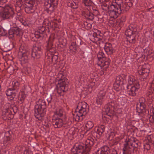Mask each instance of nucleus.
Returning <instances> with one entry per match:
<instances>
[{
  "instance_id": "obj_1",
  "label": "nucleus",
  "mask_w": 154,
  "mask_h": 154,
  "mask_svg": "<svg viewBox=\"0 0 154 154\" xmlns=\"http://www.w3.org/2000/svg\"><path fill=\"white\" fill-rule=\"evenodd\" d=\"M87 104L85 102H79L77 106L76 112H78L73 114L75 121H82L85 118L87 113Z\"/></svg>"
},
{
  "instance_id": "obj_2",
  "label": "nucleus",
  "mask_w": 154,
  "mask_h": 154,
  "mask_svg": "<svg viewBox=\"0 0 154 154\" xmlns=\"http://www.w3.org/2000/svg\"><path fill=\"white\" fill-rule=\"evenodd\" d=\"M93 139L91 138H88L85 141V147L83 144H79L74 147L72 149V154H86L85 151V147L89 149L93 144Z\"/></svg>"
},
{
  "instance_id": "obj_3",
  "label": "nucleus",
  "mask_w": 154,
  "mask_h": 154,
  "mask_svg": "<svg viewBox=\"0 0 154 154\" xmlns=\"http://www.w3.org/2000/svg\"><path fill=\"white\" fill-rule=\"evenodd\" d=\"M4 10L1 13V17L4 20H8L12 23L15 14L14 9L9 5L5 6Z\"/></svg>"
},
{
  "instance_id": "obj_4",
  "label": "nucleus",
  "mask_w": 154,
  "mask_h": 154,
  "mask_svg": "<svg viewBox=\"0 0 154 154\" xmlns=\"http://www.w3.org/2000/svg\"><path fill=\"white\" fill-rule=\"evenodd\" d=\"M116 3L114 5L115 8L111 9L108 11L110 17L114 19L117 18L122 12L121 7L122 4V0H118L116 1Z\"/></svg>"
},
{
  "instance_id": "obj_5",
  "label": "nucleus",
  "mask_w": 154,
  "mask_h": 154,
  "mask_svg": "<svg viewBox=\"0 0 154 154\" xmlns=\"http://www.w3.org/2000/svg\"><path fill=\"white\" fill-rule=\"evenodd\" d=\"M63 75L62 73H60L58 75V77L61 79L59 81V83L57 86V92L59 94L60 96L63 95L64 93L67 90L65 87L66 84V79H62L63 78Z\"/></svg>"
},
{
  "instance_id": "obj_6",
  "label": "nucleus",
  "mask_w": 154,
  "mask_h": 154,
  "mask_svg": "<svg viewBox=\"0 0 154 154\" xmlns=\"http://www.w3.org/2000/svg\"><path fill=\"white\" fill-rule=\"evenodd\" d=\"M37 0H28L25 4V11L27 14L33 13L36 9Z\"/></svg>"
},
{
  "instance_id": "obj_7",
  "label": "nucleus",
  "mask_w": 154,
  "mask_h": 154,
  "mask_svg": "<svg viewBox=\"0 0 154 154\" xmlns=\"http://www.w3.org/2000/svg\"><path fill=\"white\" fill-rule=\"evenodd\" d=\"M35 109L36 111H39L40 112L41 111H46L45 102L44 99L42 98L39 99L36 102Z\"/></svg>"
},
{
  "instance_id": "obj_8",
  "label": "nucleus",
  "mask_w": 154,
  "mask_h": 154,
  "mask_svg": "<svg viewBox=\"0 0 154 154\" xmlns=\"http://www.w3.org/2000/svg\"><path fill=\"white\" fill-rule=\"evenodd\" d=\"M42 54V48L40 46L36 45L32 49L31 56L34 58H39Z\"/></svg>"
},
{
  "instance_id": "obj_9",
  "label": "nucleus",
  "mask_w": 154,
  "mask_h": 154,
  "mask_svg": "<svg viewBox=\"0 0 154 154\" xmlns=\"http://www.w3.org/2000/svg\"><path fill=\"white\" fill-rule=\"evenodd\" d=\"M145 99L143 97L139 98V103L137 105V110L139 113H142L145 111L146 108L145 104Z\"/></svg>"
},
{
  "instance_id": "obj_10",
  "label": "nucleus",
  "mask_w": 154,
  "mask_h": 154,
  "mask_svg": "<svg viewBox=\"0 0 154 154\" xmlns=\"http://www.w3.org/2000/svg\"><path fill=\"white\" fill-rule=\"evenodd\" d=\"M114 5L112 4L110 0H104L101 6L104 10L109 11L110 9L115 8Z\"/></svg>"
},
{
  "instance_id": "obj_11",
  "label": "nucleus",
  "mask_w": 154,
  "mask_h": 154,
  "mask_svg": "<svg viewBox=\"0 0 154 154\" xmlns=\"http://www.w3.org/2000/svg\"><path fill=\"white\" fill-rule=\"evenodd\" d=\"M140 88V85L131 86H127V88L128 89V94L130 96H134L136 95V92Z\"/></svg>"
},
{
  "instance_id": "obj_12",
  "label": "nucleus",
  "mask_w": 154,
  "mask_h": 154,
  "mask_svg": "<svg viewBox=\"0 0 154 154\" xmlns=\"http://www.w3.org/2000/svg\"><path fill=\"white\" fill-rule=\"evenodd\" d=\"M137 32V29L135 26L131 25L128 27V28L125 31V34L127 37L131 38L132 35L136 34Z\"/></svg>"
},
{
  "instance_id": "obj_13",
  "label": "nucleus",
  "mask_w": 154,
  "mask_h": 154,
  "mask_svg": "<svg viewBox=\"0 0 154 154\" xmlns=\"http://www.w3.org/2000/svg\"><path fill=\"white\" fill-rule=\"evenodd\" d=\"M55 116H53L52 117V124L55 128H60L63 125V120Z\"/></svg>"
},
{
  "instance_id": "obj_14",
  "label": "nucleus",
  "mask_w": 154,
  "mask_h": 154,
  "mask_svg": "<svg viewBox=\"0 0 154 154\" xmlns=\"http://www.w3.org/2000/svg\"><path fill=\"white\" fill-rule=\"evenodd\" d=\"M110 60L108 58L104 60H100L97 61L98 65L100 66L101 68L104 70L106 69L109 66Z\"/></svg>"
},
{
  "instance_id": "obj_15",
  "label": "nucleus",
  "mask_w": 154,
  "mask_h": 154,
  "mask_svg": "<svg viewBox=\"0 0 154 154\" xmlns=\"http://www.w3.org/2000/svg\"><path fill=\"white\" fill-rule=\"evenodd\" d=\"M51 43L49 42H48L47 47V48L48 51H49L50 52L52 53L51 54L52 56L51 59L52 62L54 63L57 61L58 59V54L56 52H55L54 53H53V51H54V48H51Z\"/></svg>"
},
{
  "instance_id": "obj_16",
  "label": "nucleus",
  "mask_w": 154,
  "mask_h": 154,
  "mask_svg": "<svg viewBox=\"0 0 154 154\" xmlns=\"http://www.w3.org/2000/svg\"><path fill=\"white\" fill-rule=\"evenodd\" d=\"M117 106L118 104L116 101H113L110 102L107 106H106V111L107 112L115 111L116 110Z\"/></svg>"
},
{
  "instance_id": "obj_17",
  "label": "nucleus",
  "mask_w": 154,
  "mask_h": 154,
  "mask_svg": "<svg viewBox=\"0 0 154 154\" xmlns=\"http://www.w3.org/2000/svg\"><path fill=\"white\" fill-rule=\"evenodd\" d=\"M30 52H27L26 54L18 55L19 59L22 64L27 63L29 61V56Z\"/></svg>"
},
{
  "instance_id": "obj_18",
  "label": "nucleus",
  "mask_w": 154,
  "mask_h": 154,
  "mask_svg": "<svg viewBox=\"0 0 154 154\" xmlns=\"http://www.w3.org/2000/svg\"><path fill=\"white\" fill-rule=\"evenodd\" d=\"M104 48L105 52L108 55H110L112 54L115 51L112 44L109 43H106Z\"/></svg>"
},
{
  "instance_id": "obj_19",
  "label": "nucleus",
  "mask_w": 154,
  "mask_h": 154,
  "mask_svg": "<svg viewBox=\"0 0 154 154\" xmlns=\"http://www.w3.org/2000/svg\"><path fill=\"white\" fill-rule=\"evenodd\" d=\"M128 82L130 85H140L137 80L136 78L133 75H130L128 77Z\"/></svg>"
},
{
  "instance_id": "obj_20",
  "label": "nucleus",
  "mask_w": 154,
  "mask_h": 154,
  "mask_svg": "<svg viewBox=\"0 0 154 154\" xmlns=\"http://www.w3.org/2000/svg\"><path fill=\"white\" fill-rule=\"evenodd\" d=\"M82 15L85 17L87 19L92 20L94 18V15L90 13L88 9H85L82 11Z\"/></svg>"
},
{
  "instance_id": "obj_21",
  "label": "nucleus",
  "mask_w": 154,
  "mask_h": 154,
  "mask_svg": "<svg viewBox=\"0 0 154 154\" xmlns=\"http://www.w3.org/2000/svg\"><path fill=\"white\" fill-rule=\"evenodd\" d=\"M149 69L143 68L138 70V73L139 75H142L143 80H144L146 79V77L149 75Z\"/></svg>"
},
{
  "instance_id": "obj_22",
  "label": "nucleus",
  "mask_w": 154,
  "mask_h": 154,
  "mask_svg": "<svg viewBox=\"0 0 154 154\" xmlns=\"http://www.w3.org/2000/svg\"><path fill=\"white\" fill-rule=\"evenodd\" d=\"M14 21H12V23L13 24V27H14V29L13 34H15L16 35L20 36L22 34L21 29L16 26V24L15 19H14Z\"/></svg>"
},
{
  "instance_id": "obj_23",
  "label": "nucleus",
  "mask_w": 154,
  "mask_h": 154,
  "mask_svg": "<svg viewBox=\"0 0 154 154\" xmlns=\"http://www.w3.org/2000/svg\"><path fill=\"white\" fill-rule=\"evenodd\" d=\"M122 150L123 154H131L132 149L128 143H126L124 144Z\"/></svg>"
},
{
  "instance_id": "obj_24",
  "label": "nucleus",
  "mask_w": 154,
  "mask_h": 154,
  "mask_svg": "<svg viewBox=\"0 0 154 154\" xmlns=\"http://www.w3.org/2000/svg\"><path fill=\"white\" fill-rule=\"evenodd\" d=\"M48 3H44V5L46 8V11L47 13L51 14L55 10V7L56 6L51 5L50 4H48Z\"/></svg>"
},
{
  "instance_id": "obj_25",
  "label": "nucleus",
  "mask_w": 154,
  "mask_h": 154,
  "mask_svg": "<svg viewBox=\"0 0 154 154\" xmlns=\"http://www.w3.org/2000/svg\"><path fill=\"white\" fill-rule=\"evenodd\" d=\"M16 91L12 88H9L6 91V94L7 96H11V100H12L16 96Z\"/></svg>"
},
{
  "instance_id": "obj_26",
  "label": "nucleus",
  "mask_w": 154,
  "mask_h": 154,
  "mask_svg": "<svg viewBox=\"0 0 154 154\" xmlns=\"http://www.w3.org/2000/svg\"><path fill=\"white\" fill-rule=\"evenodd\" d=\"M35 116L36 119H38V120H41L42 119V118L44 116V114L45 113L46 111L42 112V111L40 112L35 110Z\"/></svg>"
},
{
  "instance_id": "obj_27",
  "label": "nucleus",
  "mask_w": 154,
  "mask_h": 154,
  "mask_svg": "<svg viewBox=\"0 0 154 154\" xmlns=\"http://www.w3.org/2000/svg\"><path fill=\"white\" fill-rule=\"evenodd\" d=\"M109 152V148L107 146H105L101 149L98 150L97 154H108Z\"/></svg>"
},
{
  "instance_id": "obj_28",
  "label": "nucleus",
  "mask_w": 154,
  "mask_h": 154,
  "mask_svg": "<svg viewBox=\"0 0 154 154\" xmlns=\"http://www.w3.org/2000/svg\"><path fill=\"white\" fill-rule=\"evenodd\" d=\"M63 110L60 108H57L54 112V116H55V117H57V116L59 117H61L63 115Z\"/></svg>"
},
{
  "instance_id": "obj_29",
  "label": "nucleus",
  "mask_w": 154,
  "mask_h": 154,
  "mask_svg": "<svg viewBox=\"0 0 154 154\" xmlns=\"http://www.w3.org/2000/svg\"><path fill=\"white\" fill-rule=\"evenodd\" d=\"M105 128L104 125H102L97 128L96 132L99 135H101L105 131Z\"/></svg>"
},
{
  "instance_id": "obj_30",
  "label": "nucleus",
  "mask_w": 154,
  "mask_h": 154,
  "mask_svg": "<svg viewBox=\"0 0 154 154\" xmlns=\"http://www.w3.org/2000/svg\"><path fill=\"white\" fill-rule=\"evenodd\" d=\"M30 52L26 48L23 46H21L19 49V51L18 55L22 54H26V53Z\"/></svg>"
},
{
  "instance_id": "obj_31",
  "label": "nucleus",
  "mask_w": 154,
  "mask_h": 154,
  "mask_svg": "<svg viewBox=\"0 0 154 154\" xmlns=\"http://www.w3.org/2000/svg\"><path fill=\"white\" fill-rule=\"evenodd\" d=\"M69 48L70 51L72 52H76L77 50V46L76 45V42L72 43L69 47Z\"/></svg>"
},
{
  "instance_id": "obj_32",
  "label": "nucleus",
  "mask_w": 154,
  "mask_h": 154,
  "mask_svg": "<svg viewBox=\"0 0 154 154\" xmlns=\"http://www.w3.org/2000/svg\"><path fill=\"white\" fill-rule=\"evenodd\" d=\"M58 2L57 0H47L44 3H48V4H50L51 5L57 6L58 4Z\"/></svg>"
},
{
  "instance_id": "obj_33",
  "label": "nucleus",
  "mask_w": 154,
  "mask_h": 154,
  "mask_svg": "<svg viewBox=\"0 0 154 154\" xmlns=\"http://www.w3.org/2000/svg\"><path fill=\"white\" fill-rule=\"evenodd\" d=\"M106 94V91L105 90L103 89L100 91L97 96L99 97H100L104 98Z\"/></svg>"
},
{
  "instance_id": "obj_34",
  "label": "nucleus",
  "mask_w": 154,
  "mask_h": 154,
  "mask_svg": "<svg viewBox=\"0 0 154 154\" xmlns=\"http://www.w3.org/2000/svg\"><path fill=\"white\" fill-rule=\"evenodd\" d=\"M97 57V60H104L107 58L105 57L104 53L102 51H100L98 53Z\"/></svg>"
},
{
  "instance_id": "obj_35",
  "label": "nucleus",
  "mask_w": 154,
  "mask_h": 154,
  "mask_svg": "<svg viewBox=\"0 0 154 154\" xmlns=\"http://www.w3.org/2000/svg\"><path fill=\"white\" fill-rule=\"evenodd\" d=\"M104 99L103 97H97V96L96 98V103L98 105H101Z\"/></svg>"
},
{
  "instance_id": "obj_36",
  "label": "nucleus",
  "mask_w": 154,
  "mask_h": 154,
  "mask_svg": "<svg viewBox=\"0 0 154 154\" xmlns=\"http://www.w3.org/2000/svg\"><path fill=\"white\" fill-rule=\"evenodd\" d=\"M85 126L88 130H90L93 127L94 124L92 122L88 121L86 124Z\"/></svg>"
},
{
  "instance_id": "obj_37",
  "label": "nucleus",
  "mask_w": 154,
  "mask_h": 154,
  "mask_svg": "<svg viewBox=\"0 0 154 154\" xmlns=\"http://www.w3.org/2000/svg\"><path fill=\"white\" fill-rule=\"evenodd\" d=\"M44 23L48 29L52 27V25H51V22L48 19L45 20Z\"/></svg>"
},
{
  "instance_id": "obj_38",
  "label": "nucleus",
  "mask_w": 154,
  "mask_h": 154,
  "mask_svg": "<svg viewBox=\"0 0 154 154\" xmlns=\"http://www.w3.org/2000/svg\"><path fill=\"white\" fill-rule=\"evenodd\" d=\"M8 31L0 26V35L2 36H5L6 35Z\"/></svg>"
},
{
  "instance_id": "obj_39",
  "label": "nucleus",
  "mask_w": 154,
  "mask_h": 154,
  "mask_svg": "<svg viewBox=\"0 0 154 154\" xmlns=\"http://www.w3.org/2000/svg\"><path fill=\"white\" fill-rule=\"evenodd\" d=\"M12 85L13 87L12 88L15 90L17 89V87L19 86V83L17 81H14L12 82Z\"/></svg>"
},
{
  "instance_id": "obj_40",
  "label": "nucleus",
  "mask_w": 154,
  "mask_h": 154,
  "mask_svg": "<svg viewBox=\"0 0 154 154\" xmlns=\"http://www.w3.org/2000/svg\"><path fill=\"white\" fill-rule=\"evenodd\" d=\"M83 2L85 5L90 6L91 5L92 2L91 0H83Z\"/></svg>"
},
{
  "instance_id": "obj_41",
  "label": "nucleus",
  "mask_w": 154,
  "mask_h": 154,
  "mask_svg": "<svg viewBox=\"0 0 154 154\" xmlns=\"http://www.w3.org/2000/svg\"><path fill=\"white\" fill-rule=\"evenodd\" d=\"M123 77L120 75H119L116 77L115 82L120 83L123 81Z\"/></svg>"
},
{
  "instance_id": "obj_42",
  "label": "nucleus",
  "mask_w": 154,
  "mask_h": 154,
  "mask_svg": "<svg viewBox=\"0 0 154 154\" xmlns=\"http://www.w3.org/2000/svg\"><path fill=\"white\" fill-rule=\"evenodd\" d=\"M114 87L115 90L118 91L120 89V83L115 82L114 84Z\"/></svg>"
},
{
  "instance_id": "obj_43",
  "label": "nucleus",
  "mask_w": 154,
  "mask_h": 154,
  "mask_svg": "<svg viewBox=\"0 0 154 154\" xmlns=\"http://www.w3.org/2000/svg\"><path fill=\"white\" fill-rule=\"evenodd\" d=\"M69 4V6L73 9H76L78 8V4L74 2L70 3Z\"/></svg>"
},
{
  "instance_id": "obj_44",
  "label": "nucleus",
  "mask_w": 154,
  "mask_h": 154,
  "mask_svg": "<svg viewBox=\"0 0 154 154\" xmlns=\"http://www.w3.org/2000/svg\"><path fill=\"white\" fill-rule=\"evenodd\" d=\"M150 88L152 93L154 92V79L150 82Z\"/></svg>"
},
{
  "instance_id": "obj_45",
  "label": "nucleus",
  "mask_w": 154,
  "mask_h": 154,
  "mask_svg": "<svg viewBox=\"0 0 154 154\" xmlns=\"http://www.w3.org/2000/svg\"><path fill=\"white\" fill-rule=\"evenodd\" d=\"M21 14L20 13H18L17 14V16H16V17L15 18H13V21H14V19H15L16 21V20H18L19 21H21Z\"/></svg>"
},
{
  "instance_id": "obj_46",
  "label": "nucleus",
  "mask_w": 154,
  "mask_h": 154,
  "mask_svg": "<svg viewBox=\"0 0 154 154\" xmlns=\"http://www.w3.org/2000/svg\"><path fill=\"white\" fill-rule=\"evenodd\" d=\"M6 0H0V7L4 8L6 5H5Z\"/></svg>"
},
{
  "instance_id": "obj_47",
  "label": "nucleus",
  "mask_w": 154,
  "mask_h": 154,
  "mask_svg": "<svg viewBox=\"0 0 154 154\" xmlns=\"http://www.w3.org/2000/svg\"><path fill=\"white\" fill-rule=\"evenodd\" d=\"M98 34H97L96 33H94L93 34V35L95 37V38H97V39H95V40H99V37L100 36V33H101L100 31H98Z\"/></svg>"
},
{
  "instance_id": "obj_48",
  "label": "nucleus",
  "mask_w": 154,
  "mask_h": 154,
  "mask_svg": "<svg viewBox=\"0 0 154 154\" xmlns=\"http://www.w3.org/2000/svg\"><path fill=\"white\" fill-rule=\"evenodd\" d=\"M135 35H132V36L131 37V38H130V39L129 40V41L130 43H135V39L134 38Z\"/></svg>"
},
{
  "instance_id": "obj_49",
  "label": "nucleus",
  "mask_w": 154,
  "mask_h": 154,
  "mask_svg": "<svg viewBox=\"0 0 154 154\" xmlns=\"http://www.w3.org/2000/svg\"><path fill=\"white\" fill-rule=\"evenodd\" d=\"M9 114V112H8L7 110H6L5 111H3V116L4 117L6 116V119H8V117L7 116Z\"/></svg>"
},
{
  "instance_id": "obj_50",
  "label": "nucleus",
  "mask_w": 154,
  "mask_h": 154,
  "mask_svg": "<svg viewBox=\"0 0 154 154\" xmlns=\"http://www.w3.org/2000/svg\"><path fill=\"white\" fill-rule=\"evenodd\" d=\"M28 0H17V3L18 5H21L23 2H25L26 3Z\"/></svg>"
},
{
  "instance_id": "obj_51",
  "label": "nucleus",
  "mask_w": 154,
  "mask_h": 154,
  "mask_svg": "<svg viewBox=\"0 0 154 154\" xmlns=\"http://www.w3.org/2000/svg\"><path fill=\"white\" fill-rule=\"evenodd\" d=\"M84 24L85 26H87V27L88 28V29L90 28L91 27V24L90 23H88L87 22H85L84 23Z\"/></svg>"
},
{
  "instance_id": "obj_52",
  "label": "nucleus",
  "mask_w": 154,
  "mask_h": 154,
  "mask_svg": "<svg viewBox=\"0 0 154 154\" xmlns=\"http://www.w3.org/2000/svg\"><path fill=\"white\" fill-rule=\"evenodd\" d=\"M45 30V28L44 27H42L40 29H39L38 32H39L40 33L42 34L44 32Z\"/></svg>"
},
{
  "instance_id": "obj_53",
  "label": "nucleus",
  "mask_w": 154,
  "mask_h": 154,
  "mask_svg": "<svg viewBox=\"0 0 154 154\" xmlns=\"http://www.w3.org/2000/svg\"><path fill=\"white\" fill-rule=\"evenodd\" d=\"M145 148L147 150H149L150 148V146L149 144H146L144 146Z\"/></svg>"
},
{
  "instance_id": "obj_54",
  "label": "nucleus",
  "mask_w": 154,
  "mask_h": 154,
  "mask_svg": "<svg viewBox=\"0 0 154 154\" xmlns=\"http://www.w3.org/2000/svg\"><path fill=\"white\" fill-rule=\"evenodd\" d=\"M14 30L13 29L10 30L9 31V35H14L15 34H13Z\"/></svg>"
},
{
  "instance_id": "obj_55",
  "label": "nucleus",
  "mask_w": 154,
  "mask_h": 154,
  "mask_svg": "<svg viewBox=\"0 0 154 154\" xmlns=\"http://www.w3.org/2000/svg\"><path fill=\"white\" fill-rule=\"evenodd\" d=\"M23 154H29V151L28 150H25L23 152Z\"/></svg>"
},
{
  "instance_id": "obj_56",
  "label": "nucleus",
  "mask_w": 154,
  "mask_h": 154,
  "mask_svg": "<svg viewBox=\"0 0 154 154\" xmlns=\"http://www.w3.org/2000/svg\"><path fill=\"white\" fill-rule=\"evenodd\" d=\"M19 100L21 103H22L24 101V98L23 97L21 98Z\"/></svg>"
},
{
  "instance_id": "obj_57",
  "label": "nucleus",
  "mask_w": 154,
  "mask_h": 154,
  "mask_svg": "<svg viewBox=\"0 0 154 154\" xmlns=\"http://www.w3.org/2000/svg\"><path fill=\"white\" fill-rule=\"evenodd\" d=\"M150 55H151V57H152V58L153 59L154 58L153 56H154V53L152 51L150 52Z\"/></svg>"
},
{
  "instance_id": "obj_58",
  "label": "nucleus",
  "mask_w": 154,
  "mask_h": 154,
  "mask_svg": "<svg viewBox=\"0 0 154 154\" xmlns=\"http://www.w3.org/2000/svg\"><path fill=\"white\" fill-rule=\"evenodd\" d=\"M111 154H117V152L116 150H114L112 151Z\"/></svg>"
},
{
  "instance_id": "obj_59",
  "label": "nucleus",
  "mask_w": 154,
  "mask_h": 154,
  "mask_svg": "<svg viewBox=\"0 0 154 154\" xmlns=\"http://www.w3.org/2000/svg\"><path fill=\"white\" fill-rule=\"evenodd\" d=\"M152 122L154 123V117L153 116L152 117V119H151Z\"/></svg>"
},
{
  "instance_id": "obj_60",
  "label": "nucleus",
  "mask_w": 154,
  "mask_h": 154,
  "mask_svg": "<svg viewBox=\"0 0 154 154\" xmlns=\"http://www.w3.org/2000/svg\"><path fill=\"white\" fill-rule=\"evenodd\" d=\"M134 143H136L137 144V145H138V144H137V143H136V142L134 140Z\"/></svg>"
},
{
  "instance_id": "obj_61",
  "label": "nucleus",
  "mask_w": 154,
  "mask_h": 154,
  "mask_svg": "<svg viewBox=\"0 0 154 154\" xmlns=\"http://www.w3.org/2000/svg\"><path fill=\"white\" fill-rule=\"evenodd\" d=\"M78 40H79L80 41H80H81L80 39L79 38V39H78Z\"/></svg>"
}]
</instances>
